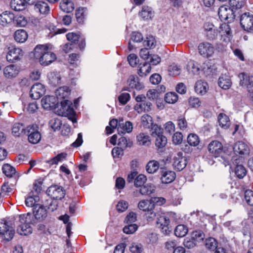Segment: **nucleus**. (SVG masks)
Listing matches in <instances>:
<instances>
[{"mask_svg":"<svg viewBox=\"0 0 253 253\" xmlns=\"http://www.w3.org/2000/svg\"><path fill=\"white\" fill-rule=\"evenodd\" d=\"M34 57L38 59L41 65L46 66L56 59V55L49 50L47 45H37L34 51Z\"/></svg>","mask_w":253,"mask_h":253,"instance_id":"1","label":"nucleus"},{"mask_svg":"<svg viewBox=\"0 0 253 253\" xmlns=\"http://www.w3.org/2000/svg\"><path fill=\"white\" fill-rule=\"evenodd\" d=\"M20 224L17 229L18 234L27 236L32 233L31 224L35 223V220L32 214L28 213L19 215Z\"/></svg>","mask_w":253,"mask_h":253,"instance_id":"2","label":"nucleus"},{"mask_svg":"<svg viewBox=\"0 0 253 253\" xmlns=\"http://www.w3.org/2000/svg\"><path fill=\"white\" fill-rule=\"evenodd\" d=\"M36 125L28 126L25 130V133L28 136L29 141L32 144L38 143L41 139V135Z\"/></svg>","mask_w":253,"mask_h":253,"instance_id":"3","label":"nucleus"},{"mask_svg":"<svg viewBox=\"0 0 253 253\" xmlns=\"http://www.w3.org/2000/svg\"><path fill=\"white\" fill-rule=\"evenodd\" d=\"M15 234L14 229L5 221L0 222V238L5 241H10Z\"/></svg>","mask_w":253,"mask_h":253,"instance_id":"4","label":"nucleus"},{"mask_svg":"<svg viewBox=\"0 0 253 253\" xmlns=\"http://www.w3.org/2000/svg\"><path fill=\"white\" fill-rule=\"evenodd\" d=\"M240 24L244 31L253 32V14L250 12L242 14L240 16Z\"/></svg>","mask_w":253,"mask_h":253,"instance_id":"5","label":"nucleus"},{"mask_svg":"<svg viewBox=\"0 0 253 253\" xmlns=\"http://www.w3.org/2000/svg\"><path fill=\"white\" fill-rule=\"evenodd\" d=\"M199 54L204 57L210 58L212 57L214 53V47L208 42H201L198 47Z\"/></svg>","mask_w":253,"mask_h":253,"instance_id":"6","label":"nucleus"},{"mask_svg":"<svg viewBox=\"0 0 253 253\" xmlns=\"http://www.w3.org/2000/svg\"><path fill=\"white\" fill-rule=\"evenodd\" d=\"M219 17L221 21L231 22L234 19V15L232 9L228 5L221 6L218 9Z\"/></svg>","mask_w":253,"mask_h":253,"instance_id":"7","label":"nucleus"},{"mask_svg":"<svg viewBox=\"0 0 253 253\" xmlns=\"http://www.w3.org/2000/svg\"><path fill=\"white\" fill-rule=\"evenodd\" d=\"M47 194L55 200H61L65 195L63 187L57 185H51L46 190Z\"/></svg>","mask_w":253,"mask_h":253,"instance_id":"8","label":"nucleus"},{"mask_svg":"<svg viewBox=\"0 0 253 253\" xmlns=\"http://www.w3.org/2000/svg\"><path fill=\"white\" fill-rule=\"evenodd\" d=\"M61 103L63 109V115L68 116L73 123H76L77 121L75 118V112L72 107V102L68 100H64Z\"/></svg>","mask_w":253,"mask_h":253,"instance_id":"9","label":"nucleus"},{"mask_svg":"<svg viewBox=\"0 0 253 253\" xmlns=\"http://www.w3.org/2000/svg\"><path fill=\"white\" fill-rule=\"evenodd\" d=\"M23 55V52L21 48L12 46L8 48L6 59L8 62H14L20 60Z\"/></svg>","mask_w":253,"mask_h":253,"instance_id":"10","label":"nucleus"},{"mask_svg":"<svg viewBox=\"0 0 253 253\" xmlns=\"http://www.w3.org/2000/svg\"><path fill=\"white\" fill-rule=\"evenodd\" d=\"M167 215H163L160 216L157 221L158 227L161 229V231L165 235H168L170 232L169 228L170 220Z\"/></svg>","mask_w":253,"mask_h":253,"instance_id":"11","label":"nucleus"},{"mask_svg":"<svg viewBox=\"0 0 253 253\" xmlns=\"http://www.w3.org/2000/svg\"><path fill=\"white\" fill-rule=\"evenodd\" d=\"M204 34L208 40L212 41L216 39L218 31L212 23L207 22L204 25Z\"/></svg>","mask_w":253,"mask_h":253,"instance_id":"12","label":"nucleus"},{"mask_svg":"<svg viewBox=\"0 0 253 253\" xmlns=\"http://www.w3.org/2000/svg\"><path fill=\"white\" fill-rule=\"evenodd\" d=\"M33 214L35 216V220H38L40 221L45 219L47 216V211L43 206L40 204H36L33 208Z\"/></svg>","mask_w":253,"mask_h":253,"instance_id":"13","label":"nucleus"},{"mask_svg":"<svg viewBox=\"0 0 253 253\" xmlns=\"http://www.w3.org/2000/svg\"><path fill=\"white\" fill-rule=\"evenodd\" d=\"M173 166L179 171L182 170L187 165L186 158L182 156V153L178 152L173 159Z\"/></svg>","mask_w":253,"mask_h":253,"instance_id":"14","label":"nucleus"},{"mask_svg":"<svg viewBox=\"0 0 253 253\" xmlns=\"http://www.w3.org/2000/svg\"><path fill=\"white\" fill-rule=\"evenodd\" d=\"M233 150L236 154L241 155V158H243L248 155L250 152L249 146L242 141H238L234 145Z\"/></svg>","mask_w":253,"mask_h":253,"instance_id":"15","label":"nucleus"},{"mask_svg":"<svg viewBox=\"0 0 253 253\" xmlns=\"http://www.w3.org/2000/svg\"><path fill=\"white\" fill-rule=\"evenodd\" d=\"M223 146L222 144L216 140L212 141L208 146L210 153L214 157H218L222 152Z\"/></svg>","mask_w":253,"mask_h":253,"instance_id":"16","label":"nucleus"},{"mask_svg":"<svg viewBox=\"0 0 253 253\" xmlns=\"http://www.w3.org/2000/svg\"><path fill=\"white\" fill-rule=\"evenodd\" d=\"M45 88L43 85L40 83L34 84L30 90L31 97L34 99H38L44 93Z\"/></svg>","mask_w":253,"mask_h":253,"instance_id":"17","label":"nucleus"},{"mask_svg":"<svg viewBox=\"0 0 253 253\" xmlns=\"http://www.w3.org/2000/svg\"><path fill=\"white\" fill-rule=\"evenodd\" d=\"M239 78L241 84L246 86L249 92H253V76H248L244 73H241L239 75Z\"/></svg>","mask_w":253,"mask_h":253,"instance_id":"18","label":"nucleus"},{"mask_svg":"<svg viewBox=\"0 0 253 253\" xmlns=\"http://www.w3.org/2000/svg\"><path fill=\"white\" fill-rule=\"evenodd\" d=\"M20 72L19 66L11 64L5 67L3 70V74L7 78H13L16 77Z\"/></svg>","mask_w":253,"mask_h":253,"instance_id":"19","label":"nucleus"},{"mask_svg":"<svg viewBox=\"0 0 253 253\" xmlns=\"http://www.w3.org/2000/svg\"><path fill=\"white\" fill-rule=\"evenodd\" d=\"M56 104V99L53 96H45L41 100L42 106L45 110L51 109Z\"/></svg>","mask_w":253,"mask_h":253,"instance_id":"20","label":"nucleus"},{"mask_svg":"<svg viewBox=\"0 0 253 253\" xmlns=\"http://www.w3.org/2000/svg\"><path fill=\"white\" fill-rule=\"evenodd\" d=\"M175 173L172 170L163 169L161 171V179L163 183L168 184L172 182L175 178Z\"/></svg>","mask_w":253,"mask_h":253,"instance_id":"21","label":"nucleus"},{"mask_svg":"<svg viewBox=\"0 0 253 253\" xmlns=\"http://www.w3.org/2000/svg\"><path fill=\"white\" fill-rule=\"evenodd\" d=\"M137 142L141 146H149L151 143V140L149 135L146 132H140L136 136Z\"/></svg>","mask_w":253,"mask_h":253,"instance_id":"22","label":"nucleus"},{"mask_svg":"<svg viewBox=\"0 0 253 253\" xmlns=\"http://www.w3.org/2000/svg\"><path fill=\"white\" fill-rule=\"evenodd\" d=\"M15 16L13 13L6 11L0 15V24L4 26L14 21Z\"/></svg>","mask_w":253,"mask_h":253,"instance_id":"23","label":"nucleus"},{"mask_svg":"<svg viewBox=\"0 0 253 253\" xmlns=\"http://www.w3.org/2000/svg\"><path fill=\"white\" fill-rule=\"evenodd\" d=\"M218 84L219 86L224 89H229L231 85L232 82L230 77L226 74H222L219 78Z\"/></svg>","mask_w":253,"mask_h":253,"instance_id":"24","label":"nucleus"},{"mask_svg":"<svg viewBox=\"0 0 253 253\" xmlns=\"http://www.w3.org/2000/svg\"><path fill=\"white\" fill-rule=\"evenodd\" d=\"M218 33L220 34L221 38H223V41L226 42L231 34L230 27L227 24L223 23L220 25Z\"/></svg>","mask_w":253,"mask_h":253,"instance_id":"25","label":"nucleus"},{"mask_svg":"<svg viewBox=\"0 0 253 253\" xmlns=\"http://www.w3.org/2000/svg\"><path fill=\"white\" fill-rule=\"evenodd\" d=\"M35 9L40 14L47 15L50 11V7L48 4L42 1H38L35 5Z\"/></svg>","mask_w":253,"mask_h":253,"instance_id":"26","label":"nucleus"},{"mask_svg":"<svg viewBox=\"0 0 253 253\" xmlns=\"http://www.w3.org/2000/svg\"><path fill=\"white\" fill-rule=\"evenodd\" d=\"M127 84L132 88L140 90L143 88V84L139 82V78L133 75L129 76L127 80Z\"/></svg>","mask_w":253,"mask_h":253,"instance_id":"27","label":"nucleus"},{"mask_svg":"<svg viewBox=\"0 0 253 253\" xmlns=\"http://www.w3.org/2000/svg\"><path fill=\"white\" fill-rule=\"evenodd\" d=\"M138 208L140 210L145 212H149L154 209V206L152 205L151 199L140 201L138 204Z\"/></svg>","mask_w":253,"mask_h":253,"instance_id":"28","label":"nucleus"},{"mask_svg":"<svg viewBox=\"0 0 253 253\" xmlns=\"http://www.w3.org/2000/svg\"><path fill=\"white\" fill-rule=\"evenodd\" d=\"M151 103L144 101L136 104L134 109L138 113H141L143 112H149L151 110Z\"/></svg>","mask_w":253,"mask_h":253,"instance_id":"29","label":"nucleus"},{"mask_svg":"<svg viewBox=\"0 0 253 253\" xmlns=\"http://www.w3.org/2000/svg\"><path fill=\"white\" fill-rule=\"evenodd\" d=\"M132 124L129 121L126 122L125 124H121L120 122L119 123V126L118 127L119 134L130 133L132 131Z\"/></svg>","mask_w":253,"mask_h":253,"instance_id":"30","label":"nucleus"},{"mask_svg":"<svg viewBox=\"0 0 253 253\" xmlns=\"http://www.w3.org/2000/svg\"><path fill=\"white\" fill-rule=\"evenodd\" d=\"M151 70L150 65L146 62L140 64L138 66V74L140 77H144L149 74Z\"/></svg>","mask_w":253,"mask_h":253,"instance_id":"31","label":"nucleus"},{"mask_svg":"<svg viewBox=\"0 0 253 253\" xmlns=\"http://www.w3.org/2000/svg\"><path fill=\"white\" fill-rule=\"evenodd\" d=\"M60 7L66 13H70L74 9V3L69 0H62L60 3Z\"/></svg>","mask_w":253,"mask_h":253,"instance_id":"32","label":"nucleus"},{"mask_svg":"<svg viewBox=\"0 0 253 253\" xmlns=\"http://www.w3.org/2000/svg\"><path fill=\"white\" fill-rule=\"evenodd\" d=\"M27 33L24 30H18L14 33V39L18 42H24L27 40Z\"/></svg>","mask_w":253,"mask_h":253,"instance_id":"33","label":"nucleus"},{"mask_svg":"<svg viewBox=\"0 0 253 253\" xmlns=\"http://www.w3.org/2000/svg\"><path fill=\"white\" fill-rule=\"evenodd\" d=\"M208 84L202 81H198L196 83L195 85V91L200 94H204L207 91Z\"/></svg>","mask_w":253,"mask_h":253,"instance_id":"34","label":"nucleus"},{"mask_svg":"<svg viewBox=\"0 0 253 253\" xmlns=\"http://www.w3.org/2000/svg\"><path fill=\"white\" fill-rule=\"evenodd\" d=\"M25 0H12L10 2L11 8L15 11H21L25 9Z\"/></svg>","mask_w":253,"mask_h":253,"instance_id":"35","label":"nucleus"},{"mask_svg":"<svg viewBox=\"0 0 253 253\" xmlns=\"http://www.w3.org/2000/svg\"><path fill=\"white\" fill-rule=\"evenodd\" d=\"M49 83L53 86H56L60 84L61 77L59 73L57 72H51L48 75Z\"/></svg>","mask_w":253,"mask_h":253,"instance_id":"36","label":"nucleus"},{"mask_svg":"<svg viewBox=\"0 0 253 253\" xmlns=\"http://www.w3.org/2000/svg\"><path fill=\"white\" fill-rule=\"evenodd\" d=\"M143 40V36L139 32H133L132 33L130 41L128 42V49L129 50H132L134 48V46L132 44V42H139Z\"/></svg>","mask_w":253,"mask_h":253,"instance_id":"37","label":"nucleus"},{"mask_svg":"<svg viewBox=\"0 0 253 253\" xmlns=\"http://www.w3.org/2000/svg\"><path fill=\"white\" fill-rule=\"evenodd\" d=\"M155 190L154 186L150 183H147L139 188V193L142 195H149Z\"/></svg>","mask_w":253,"mask_h":253,"instance_id":"38","label":"nucleus"},{"mask_svg":"<svg viewBox=\"0 0 253 253\" xmlns=\"http://www.w3.org/2000/svg\"><path fill=\"white\" fill-rule=\"evenodd\" d=\"M187 69L189 73L194 75H198L200 73V67L198 63L194 61H190L187 64Z\"/></svg>","mask_w":253,"mask_h":253,"instance_id":"39","label":"nucleus"},{"mask_svg":"<svg viewBox=\"0 0 253 253\" xmlns=\"http://www.w3.org/2000/svg\"><path fill=\"white\" fill-rule=\"evenodd\" d=\"M218 123L221 127L227 128L230 125V120L228 117L224 114L221 113L219 115Z\"/></svg>","mask_w":253,"mask_h":253,"instance_id":"40","label":"nucleus"},{"mask_svg":"<svg viewBox=\"0 0 253 253\" xmlns=\"http://www.w3.org/2000/svg\"><path fill=\"white\" fill-rule=\"evenodd\" d=\"M67 156V154L65 153H61L59 154L55 157L52 159L47 161L46 163L48 164L50 166H52L54 165H57L58 163L64 161Z\"/></svg>","mask_w":253,"mask_h":253,"instance_id":"41","label":"nucleus"},{"mask_svg":"<svg viewBox=\"0 0 253 253\" xmlns=\"http://www.w3.org/2000/svg\"><path fill=\"white\" fill-rule=\"evenodd\" d=\"M139 15L144 20L151 19L153 16L151 8L146 6H143L141 12L139 13Z\"/></svg>","mask_w":253,"mask_h":253,"instance_id":"42","label":"nucleus"},{"mask_svg":"<svg viewBox=\"0 0 253 253\" xmlns=\"http://www.w3.org/2000/svg\"><path fill=\"white\" fill-rule=\"evenodd\" d=\"M159 162L155 160L149 161L146 167V170L149 173H155L159 169Z\"/></svg>","mask_w":253,"mask_h":253,"instance_id":"43","label":"nucleus"},{"mask_svg":"<svg viewBox=\"0 0 253 253\" xmlns=\"http://www.w3.org/2000/svg\"><path fill=\"white\" fill-rule=\"evenodd\" d=\"M3 173L7 177H12L16 173L15 169L8 164H5L2 166Z\"/></svg>","mask_w":253,"mask_h":253,"instance_id":"44","label":"nucleus"},{"mask_svg":"<svg viewBox=\"0 0 253 253\" xmlns=\"http://www.w3.org/2000/svg\"><path fill=\"white\" fill-rule=\"evenodd\" d=\"M25 130L22 124L16 123L12 126V133L15 136H19L22 132L25 133Z\"/></svg>","mask_w":253,"mask_h":253,"instance_id":"45","label":"nucleus"},{"mask_svg":"<svg viewBox=\"0 0 253 253\" xmlns=\"http://www.w3.org/2000/svg\"><path fill=\"white\" fill-rule=\"evenodd\" d=\"M188 232L187 227L183 224L177 225L174 230L175 236L178 237H182L185 236Z\"/></svg>","mask_w":253,"mask_h":253,"instance_id":"46","label":"nucleus"},{"mask_svg":"<svg viewBox=\"0 0 253 253\" xmlns=\"http://www.w3.org/2000/svg\"><path fill=\"white\" fill-rule=\"evenodd\" d=\"M188 143L191 146L196 147L200 143L199 136L195 133H190L188 135L187 138Z\"/></svg>","mask_w":253,"mask_h":253,"instance_id":"47","label":"nucleus"},{"mask_svg":"<svg viewBox=\"0 0 253 253\" xmlns=\"http://www.w3.org/2000/svg\"><path fill=\"white\" fill-rule=\"evenodd\" d=\"M235 163L237 164L236 167L235 168V172L237 176L239 178H243L247 173V170L242 165L238 164L236 161L237 159L235 160Z\"/></svg>","mask_w":253,"mask_h":253,"instance_id":"48","label":"nucleus"},{"mask_svg":"<svg viewBox=\"0 0 253 253\" xmlns=\"http://www.w3.org/2000/svg\"><path fill=\"white\" fill-rule=\"evenodd\" d=\"M165 100L169 104L175 103L178 100V95L175 92H170L166 94Z\"/></svg>","mask_w":253,"mask_h":253,"instance_id":"49","label":"nucleus"},{"mask_svg":"<svg viewBox=\"0 0 253 253\" xmlns=\"http://www.w3.org/2000/svg\"><path fill=\"white\" fill-rule=\"evenodd\" d=\"M168 72L170 76H177L180 74L181 68L178 65L172 63L169 66L168 68Z\"/></svg>","mask_w":253,"mask_h":253,"instance_id":"50","label":"nucleus"},{"mask_svg":"<svg viewBox=\"0 0 253 253\" xmlns=\"http://www.w3.org/2000/svg\"><path fill=\"white\" fill-rule=\"evenodd\" d=\"M205 246L207 249L210 250H214L217 246V243L213 238L210 237L205 240Z\"/></svg>","mask_w":253,"mask_h":253,"instance_id":"51","label":"nucleus"},{"mask_svg":"<svg viewBox=\"0 0 253 253\" xmlns=\"http://www.w3.org/2000/svg\"><path fill=\"white\" fill-rule=\"evenodd\" d=\"M167 143V138L162 134L159 133L156 138L155 144L158 148L164 147Z\"/></svg>","mask_w":253,"mask_h":253,"instance_id":"52","label":"nucleus"},{"mask_svg":"<svg viewBox=\"0 0 253 253\" xmlns=\"http://www.w3.org/2000/svg\"><path fill=\"white\" fill-rule=\"evenodd\" d=\"M67 89L66 87H61L56 89L55 94L57 98L60 99L65 98L69 94Z\"/></svg>","mask_w":253,"mask_h":253,"instance_id":"53","label":"nucleus"},{"mask_svg":"<svg viewBox=\"0 0 253 253\" xmlns=\"http://www.w3.org/2000/svg\"><path fill=\"white\" fill-rule=\"evenodd\" d=\"M147 180L146 176L143 174H139L134 180V186L140 188L143 186Z\"/></svg>","mask_w":253,"mask_h":253,"instance_id":"54","label":"nucleus"},{"mask_svg":"<svg viewBox=\"0 0 253 253\" xmlns=\"http://www.w3.org/2000/svg\"><path fill=\"white\" fill-rule=\"evenodd\" d=\"M156 41L153 36H148L143 42L144 46H146L150 48H153L155 47Z\"/></svg>","mask_w":253,"mask_h":253,"instance_id":"55","label":"nucleus"},{"mask_svg":"<svg viewBox=\"0 0 253 253\" xmlns=\"http://www.w3.org/2000/svg\"><path fill=\"white\" fill-rule=\"evenodd\" d=\"M230 5L234 9H240L245 4V0H229Z\"/></svg>","mask_w":253,"mask_h":253,"instance_id":"56","label":"nucleus"},{"mask_svg":"<svg viewBox=\"0 0 253 253\" xmlns=\"http://www.w3.org/2000/svg\"><path fill=\"white\" fill-rule=\"evenodd\" d=\"M141 123L144 127H149L152 124V118L150 115L145 114L141 117Z\"/></svg>","mask_w":253,"mask_h":253,"instance_id":"57","label":"nucleus"},{"mask_svg":"<svg viewBox=\"0 0 253 253\" xmlns=\"http://www.w3.org/2000/svg\"><path fill=\"white\" fill-rule=\"evenodd\" d=\"M13 23L18 26L24 27L27 24V20L23 15H17L15 16Z\"/></svg>","mask_w":253,"mask_h":253,"instance_id":"58","label":"nucleus"},{"mask_svg":"<svg viewBox=\"0 0 253 253\" xmlns=\"http://www.w3.org/2000/svg\"><path fill=\"white\" fill-rule=\"evenodd\" d=\"M86 11V8H79L76 11V17L79 23L83 22L84 17V12Z\"/></svg>","mask_w":253,"mask_h":253,"instance_id":"59","label":"nucleus"},{"mask_svg":"<svg viewBox=\"0 0 253 253\" xmlns=\"http://www.w3.org/2000/svg\"><path fill=\"white\" fill-rule=\"evenodd\" d=\"M245 199L248 205L253 206V191L247 190L245 192Z\"/></svg>","mask_w":253,"mask_h":253,"instance_id":"60","label":"nucleus"},{"mask_svg":"<svg viewBox=\"0 0 253 253\" xmlns=\"http://www.w3.org/2000/svg\"><path fill=\"white\" fill-rule=\"evenodd\" d=\"M137 225L135 224H131L126 226L123 228V231L124 233L130 234L135 232L137 229Z\"/></svg>","mask_w":253,"mask_h":253,"instance_id":"61","label":"nucleus"},{"mask_svg":"<svg viewBox=\"0 0 253 253\" xmlns=\"http://www.w3.org/2000/svg\"><path fill=\"white\" fill-rule=\"evenodd\" d=\"M159 92L155 89H150L146 93V96L149 100H154L159 97Z\"/></svg>","mask_w":253,"mask_h":253,"instance_id":"62","label":"nucleus"},{"mask_svg":"<svg viewBox=\"0 0 253 253\" xmlns=\"http://www.w3.org/2000/svg\"><path fill=\"white\" fill-rule=\"evenodd\" d=\"M49 125L55 131L60 128L62 125L61 121L59 119H53L50 121Z\"/></svg>","mask_w":253,"mask_h":253,"instance_id":"63","label":"nucleus"},{"mask_svg":"<svg viewBox=\"0 0 253 253\" xmlns=\"http://www.w3.org/2000/svg\"><path fill=\"white\" fill-rule=\"evenodd\" d=\"M130 250L132 253H141L143 251V246L141 244L133 243L130 247Z\"/></svg>","mask_w":253,"mask_h":253,"instance_id":"64","label":"nucleus"}]
</instances>
